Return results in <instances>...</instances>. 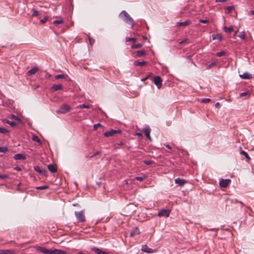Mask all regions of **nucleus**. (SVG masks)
Returning a JSON list of instances; mask_svg holds the SVG:
<instances>
[{"mask_svg": "<svg viewBox=\"0 0 254 254\" xmlns=\"http://www.w3.org/2000/svg\"><path fill=\"white\" fill-rule=\"evenodd\" d=\"M240 154L241 155H244L246 159H247L248 160L250 159V157L249 156L248 154L246 152H245V151L242 150L240 152Z\"/></svg>", "mask_w": 254, "mask_h": 254, "instance_id": "2f4dec72", "label": "nucleus"}, {"mask_svg": "<svg viewBox=\"0 0 254 254\" xmlns=\"http://www.w3.org/2000/svg\"><path fill=\"white\" fill-rule=\"evenodd\" d=\"M8 151V149L6 147H0V152L6 153Z\"/></svg>", "mask_w": 254, "mask_h": 254, "instance_id": "f704fd0d", "label": "nucleus"}, {"mask_svg": "<svg viewBox=\"0 0 254 254\" xmlns=\"http://www.w3.org/2000/svg\"><path fill=\"white\" fill-rule=\"evenodd\" d=\"M188 41V39H184V40H182V41H181V42H179V44H183V43H186Z\"/></svg>", "mask_w": 254, "mask_h": 254, "instance_id": "6e6d98bb", "label": "nucleus"}, {"mask_svg": "<svg viewBox=\"0 0 254 254\" xmlns=\"http://www.w3.org/2000/svg\"><path fill=\"white\" fill-rule=\"evenodd\" d=\"M140 233L138 227H135V229L130 232V236L133 237L135 235H138Z\"/></svg>", "mask_w": 254, "mask_h": 254, "instance_id": "412c9836", "label": "nucleus"}, {"mask_svg": "<svg viewBox=\"0 0 254 254\" xmlns=\"http://www.w3.org/2000/svg\"><path fill=\"white\" fill-rule=\"evenodd\" d=\"M14 250H1V254H15Z\"/></svg>", "mask_w": 254, "mask_h": 254, "instance_id": "dca6fc26", "label": "nucleus"}, {"mask_svg": "<svg viewBox=\"0 0 254 254\" xmlns=\"http://www.w3.org/2000/svg\"><path fill=\"white\" fill-rule=\"evenodd\" d=\"M77 108H80V109H83V108H89V106L87 105H86V104H81V105H79Z\"/></svg>", "mask_w": 254, "mask_h": 254, "instance_id": "c9c22d12", "label": "nucleus"}, {"mask_svg": "<svg viewBox=\"0 0 254 254\" xmlns=\"http://www.w3.org/2000/svg\"><path fill=\"white\" fill-rule=\"evenodd\" d=\"M32 139H33V141H34L35 142L39 143L40 144L41 143V142L39 138L37 135H33V137H32Z\"/></svg>", "mask_w": 254, "mask_h": 254, "instance_id": "c756f323", "label": "nucleus"}, {"mask_svg": "<svg viewBox=\"0 0 254 254\" xmlns=\"http://www.w3.org/2000/svg\"><path fill=\"white\" fill-rule=\"evenodd\" d=\"M146 177H147L146 175H143L141 176L135 177V179L136 180H138L139 181H142L144 179H145L146 178Z\"/></svg>", "mask_w": 254, "mask_h": 254, "instance_id": "cd10ccee", "label": "nucleus"}, {"mask_svg": "<svg viewBox=\"0 0 254 254\" xmlns=\"http://www.w3.org/2000/svg\"><path fill=\"white\" fill-rule=\"evenodd\" d=\"M190 23V20H186L184 22H178L176 23L177 26H186L188 25Z\"/></svg>", "mask_w": 254, "mask_h": 254, "instance_id": "f3484780", "label": "nucleus"}, {"mask_svg": "<svg viewBox=\"0 0 254 254\" xmlns=\"http://www.w3.org/2000/svg\"><path fill=\"white\" fill-rule=\"evenodd\" d=\"M99 153V152H97L95 154H94L92 156H91V157H93V156H95L96 155H98Z\"/></svg>", "mask_w": 254, "mask_h": 254, "instance_id": "0e129e2a", "label": "nucleus"}, {"mask_svg": "<svg viewBox=\"0 0 254 254\" xmlns=\"http://www.w3.org/2000/svg\"><path fill=\"white\" fill-rule=\"evenodd\" d=\"M48 188V186L46 185H44L40 187H36V189L37 190H45Z\"/></svg>", "mask_w": 254, "mask_h": 254, "instance_id": "ea45409f", "label": "nucleus"}, {"mask_svg": "<svg viewBox=\"0 0 254 254\" xmlns=\"http://www.w3.org/2000/svg\"><path fill=\"white\" fill-rule=\"evenodd\" d=\"M67 76V75L61 74H58V75H56L55 77L56 79H61V78H65Z\"/></svg>", "mask_w": 254, "mask_h": 254, "instance_id": "bb28decb", "label": "nucleus"}, {"mask_svg": "<svg viewBox=\"0 0 254 254\" xmlns=\"http://www.w3.org/2000/svg\"><path fill=\"white\" fill-rule=\"evenodd\" d=\"M52 254H67V253L61 250L54 249L52 250Z\"/></svg>", "mask_w": 254, "mask_h": 254, "instance_id": "4be33fe9", "label": "nucleus"}, {"mask_svg": "<svg viewBox=\"0 0 254 254\" xmlns=\"http://www.w3.org/2000/svg\"><path fill=\"white\" fill-rule=\"evenodd\" d=\"M249 94V92H243L240 94V97H244V96H245L248 95Z\"/></svg>", "mask_w": 254, "mask_h": 254, "instance_id": "3c124183", "label": "nucleus"}, {"mask_svg": "<svg viewBox=\"0 0 254 254\" xmlns=\"http://www.w3.org/2000/svg\"><path fill=\"white\" fill-rule=\"evenodd\" d=\"M234 9V6H227L226 9V12L227 13H230L232 10Z\"/></svg>", "mask_w": 254, "mask_h": 254, "instance_id": "c85d7f7f", "label": "nucleus"}, {"mask_svg": "<svg viewBox=\"0 0 254 254\" xmlns=\"http://www.w3.org/2000/svg\"><path fill=\"white\" fill-rule=\"evenodd\" d=\"M135 41H136V39L134 38L127 37L126 39V42H131H131H134Z\"/></svg>", "mask_w": 254, "mask_h": 254, "instance_id": "58836bf2", "label": "nucleus"}, {"mask_svg": "<svg viewBox=\"0 0 254 254\" xmlns=\"http://www.w3.org/2000/svg\"><path fill=\"white\" fill-rule=\"evenodd\" d=\"M142 38H143V39L144 40H146L147 39V37L146 36H143Z\"/></svg>", "mask_w": 254, "mask_h": 254, "instance_id": "69168bd1", "label": "nucleus"}, {"mask_svg": "<svg viewBox=\"0 0 254 254\" xmlns=\"http://www.w3.org/2000/svg\"><path fill=\"white\" fill-rule=\"evenodd\" d=\"M250 14L251 15H254V10L251 11Z\"/></svg>", "mask_w": 254, "mask_h": 254, "instance_id": "e2e57ef3", "label": "nucleus"}, {"mask_svg": "<svg viewBox=\"0 0 254 254\" xmlns=\"http://www.w3.org/2000/svg\"><path fill=\"white\" fill-rule=\"evenodd\" d=\"M121 132V130L120 129H111V130H109L106 131L104 133V135L106 137H110L114 135L117 133H120Z\"/></svg>", "mask_w": 254, "mask_h": 254, "instance_id": "39448f33", "label": "nucleus"}, {"mask_svg": "<svg viewBox=\"0 0 254 254\" xmlns=\"http://www.w3.org/2000/svg\"><path fill=\"white\" fill-rule=\"evenodd\" d=\"M227 0H215V2H226Z\"/></svg>", "mask_w": 254, "mask_h": 254, "instance_id": "13d9d810", "label": "nucleus"}, {"mask_svg": "<svg viewBox=\"0 0 254 254\" xmlns=\"http://www.w3.org/2000/svg\"><path fill=\"white\" fill-rule=\"evenodd\" d=\"M225 54V52L224 51H221L220 52H218L216 54V56L218 57H220L224 56Z\"/></svg>", "mask_w": 254, "mask_h": 254, "instance_id": "a19ab883", "label": "nucleus"}, {"mask_svg": "<svg viewBox=\"0 0 254 254\" xmlns=\"http://www.w3.org/2000/svg\"><path fill=\"white\" fill-rule=\"evenodd\" d=\"M51 89L54 91H58V90H61L63 89V86H62L61 84H54V85H53L51 87Z\"/></svg>", "mask_w": 254, "mask_h": 254, "instance_id": "2eb2a0df", "label": "nucleus"}, {"mask_svg": "<svg viewBox=\"0 0 254 254\" xmlns=\"http://www.w3.org/2000/svg\"><path fill=\"white\" fill-rule=\"evenodd\" d=\"M135 56L134 57H142L143 56V55H144L145 54V51H144V50H142V51H136L135 52Z\"/></svg>", "mask_w": 254, "mask_h": 254, "instance_id": "b1692460", "label": "nucleus"}, {"mask_svg": "<svg viewBox=\"0 0 254 254\" xmlns=\"http://www.w3.org/2000/svg\"><path fill=\"white\" fill-rule=\"evenodd\" d=\"M63 22V20L62 19H61V20H55L53 22V23L57 25L59 24L62 23Z\"/></svg>", "mask_w": 254, "mask_h": 254, "instance_id": "79ce46f5", "label": "nucleus"}, {"mask_svg": "<svg viewBox=\"0 0 254 254\" xmlns=\"http://www.w3.org/2000/svg\"><path fill=\"white\" fill-rule=\"evenodd\" d=\"M38 71V68L37 67H34L27 72V75L28 76L33 75L35 74Z\"/></svg>", "mask_w": 254, "mask_h": 254, "instance_id": "ddd939ff", "label": "nucleus"}, {"mask_svg": "<svg viewBox=\"0 0 254 254\" xmlns=\"http://www.w3.org/2000/svg\"><path fill=\"white\" fill-rule=\"evenodd\" d=\"M239 76L242 79H250L254 76L252 74H250L248 72H245L243 74H240Z\"/></svg>", "mask_w": 254, "mask_h": 254, "instance_id": "9d476101", "label": "nucleus"}, {"mask_svg": "<svg viewBox=\"0 0 254 254\" xmlns=\"http://www.w3.org/2000/svg\"><path fill=\"white\" fill-rule=\"evenodd\" d=\"M199 22L203 23H207L209 21L207 19H200Z\"/></svg>", "mask_w": 254, "mask_h": 254, "instance_id": "603ef678", "label": "nucleus"}, {"mask_svg": "<svg viewBox=\"0 0 254 254\" xmlns=\"http://www.w3.org/2000/svg\"><path fill=\"white\" fill-rule=\"evenodd\" d=\"M238 36L242 39L244 40L246 37L245 33L244 31L242 32L239 35H238Z\"/></svg>", "mask_w": 254, "mask_h": 254, "instance_id": "e433bc0d", "label": "nucleus"}, {"mask_svg": "<svg viewBox=\"0 0 254 254\" xmlns=\"http://www.w3.org/2000/svg\"><path fill=\"white\" fill-rule=\"evenodd\" d=\"M119 16L126 23L130 24L132 27L134 25V21L133 19L130 17L128 13L125 11L123 10L119 14Z\"/></svg>", "mask_w": 254, "mask_h": 254, "instance_id": "f257e3e1", "label": "nucleus"}, {"mask_svg": "<svg viewBox=\"0 0 254 254\" xmlns=\"http://www.w3.org/2000/svg\"><path fill=\"white\" fill-rule=\"evenodd\" d=\"M170 210L169 209H163L161 210L158 214L159 217H167L169 216Z\"/></svg>", "mask_w": 254, "mask_h": 254, "instance_id": "0eeeda50", "label": "nucleus"}, {"mask_svg": "<svg viewBox=\"0 0 254 254\" xmlns=\"http://www.w3.org/2000/svg\"><path fill=\"white\" fill-rule=\"evenodd\" d=\"M136 135H137L139 138H142V134L141 132H136Z\"/></svg>", "mask_w": 254, "mask_h": 254, "instance_id": "5fc2aeb1", "label": "nucleus"}, {"mask_svg": "<svg viewBox=\"0 0 254 254\" xmlns=\"http://www.w3.org/2000/svg\"><path fill=\"white\" fill-rule=\"evenodd\" d=\"M239 203H240L242 204H243V203L242 201H239Z\"/></svg>", "mask_w": 254, "mask_h": 254, "instance_id": "774afa93", "label": "nucleus"}, {"mask_svg": "<svg viewBox=\"0 0 254 254\" xmlns=\"http://www.w3.org/2000/svg\"><path fill=\"white\" fill-rule=\"evenodd\" d=\"M212 39L213 40H215V39H217L218 41H220L222 40V36L220 35H212Z\"/></svg>", "mask_w": 254, "mask_h": 254, "instance_id": "a878e982", "label": "nucleus"}, {"mask_svg": "<svg viewBox=\"0 0 254 254\" xmlns=\"http://www.w3.org/2000/svg\"><path fill=\"white\" fill-rule=\"evenodd\" d=\"M100 126H101V125L100 123L95 124L93 126L94 129H95V130L97 129V128Z\"/></svg>", "mask_w": 254, "mask_h": 254, "instance_id": "8fccbe9b", "label": "nucleus"}, {"mask_svg": "<svg viewBox=\"0 0 254 254\" xmlns=\"http://www.w3.org/2000/svg\"><path fill=\"white\" fill-rule=\"evenodd\" d=\"M230 182L231 180L230 179H221L220 180L219 185L221 187L226 188Z\"/></svg>", "mask_w": 254, "mask_h": 254, "instance_id": "6e6552de", "label": "nucleus"}, {"mask_svg": "<svg viewBox=\"0 0 254 254\" xmlns=\"http://www.w3.org/2000/svg\"><path fill=\"white\" fill-rule=\"evenodd\" d=\"M144 131L146 137L150 141H152V139L150 135V128L149 126H145L144 128Z\"/></svg>", "mask_w": 254, "mask_h": 254, "instance_id": "1a4fd4ad", "label": "nucleus"}, {"mask_svg": "<svg viewBox=\"0 0 254 254\" xmlns=\"http://www.w3.org/2000/svg\"><path fill=\"white\" fill-rule=\"evenodd\" d=\"M91 250L97 254H109V253L102 251L101 249L96 247L92 248Z\"/></svg>", "mask_w": 254, "mask_h": 254, "instance_id": "f8f14e48", "label": "nucleus"}, {"mask_svg": "<svg viewBox=\"0 0 254 254\" xmlns=\"http://www.w3.org/2000/svg\"><path fill=\"white\" fill-rule=\"evenodd\" d=\"M220 106V103L219 102H217L216 104H215V107L216 108H219Z\"/></svg>", "mask_w": 254, "mask_h": 254, "instance_id": "052dcab7", "label": "nucleus"}, {"mask_svg": "<svg viewBox=\"0 0 254 254\" xmlns=\"http://www.w3.org/2000/svg\"><path fill=\"white\" fill-rule=\"evenodd\" d=\"M33 13L32 14V17H36L39 15V11L35 9H32Z\"/></svg>", "mask_w": 254, "mask_h": 254, "instance_id": "72a5a7b5", "label": "nucleus"}, {"mask_svg": "<svg viewBox=\"0 0 254 254\" xmlns=\"http://www.w3.org/2000/svg\"><path fill=\"white\" fill-rule=\"evenodd\" d=\"M35 248L36 250L40 251L44 254H52V250L47 249L45 247L38 246H35Z\"/></svg>", "mask_w": 254, "mask_h": 254, "instance_id": "20e7f679", "label": "nucleus"}, {"mask_svg": "<svg viewBox=\"0 0 254 254\" xmlns=\"http://www.w3.org/2000/svg\"><path fill=\"white\" fill-rule=\"evenodd\" d=\"M48 168L52 173H55L57 171V167L54 164H49L48 166Z\"/></svg>", "mask_w": 254, "mask_h": 254, "instance_id": "6ab92c4d", "label": "nucleus"}, {"mask_svg": "<svg viewBox=\"0 0 254 254\" xmlns=\"http://www.w3.org/2000/svg\"><path fill=\"white\" fill-rule=\"evenodd\" d=\"M7 178H8V176L7 175H5V174L0 175V179H7Z\"/></svg>", "mask_w": 254, "mask_h": 254, "instance_id": "c03bdc74", "label": "nucleus"}, {"mask_svg": "<svg viewBox=\"0 0 254 254\" xmlns=\"http://www.w3.org/2000/svg\"><path fill=\"white\" fill-rule=\"evenodd\" d=\"M210 99L209 98H204L202 100L201 102L204 103H207L210 102Z\"/></svg>", "mask_w": 254, "mask_h": 254, "instance_id": "a18cd8bd", "label": "nucleus"}, {"mask_svg": "<svg viewBox=\"0 0 254 254\" xmlns=\"http://www.w3.org/2000/svg\"><path fill=\"white\" fill-rule=\"evenodd\" d=\"M165 146L169 149L171 150L172 149L171 146L169 144H165Z\"/></svg>", "mask_w": 254, "mask_h": 254, "instance_id": "680f3d73", "label": "nucleus"}, {"mask_svg": "<svg viewBox=\"0 0 254 254\" xmlns=\"http://www.w3.org/2000/svg\"><path fill=\"white\" fill-rule=\"evenodd\" d=\"M4 122L9 125L11 127H15L16 125V124L12 121H10L8 120H4Z\"/></svg>", "mask_w": 254, "mask_h": 254, "instance_id": "393cba45", "label": "nucleus"}, {"mask_svg": "<svg viewBox=\"0 0 254 254\" xmlns=\"http://www.w3.org/2000/svg\"><path fill=\"white\" fill-rule=\"evenodd\" d=\"M147 78H148V77H145V78H144L142 79V81H144V80H146V79H147Z\"/></svg>", "mask_w": 254, "mask_h": 254, "instance_id": "338daca9", "label": "nucleus"}, {"mask_svg": "<svg viewBox=\"0 0 254 254\" xmlns=\"http://www.w3.org/2000/svg\"><path fill=\"white\" fill-rule=\"evenodd\" d=\"M216 62H214L211 63L210 64H209L207 66V69H209L211 68L212 66H214L216 64Z\"/></svg>", "mask_w": 254, "mask_h": 254, "instance_id": "37998d69", "label": "nucleus"}, {"mask_svg": "<svg viewBox=\"0 0 254 254\" xmlns=\"http://www.w3.org/2000/svg\"><path fill=\"white\" fill-rule=\"evenodd\" d=\"M10 116H11V118L13 119H14V120H17V121L20 120L18 117H17L16 116H15L14 115H13V114L11 115Z\"/></svg>", "mask_w": 254, "mask_h": 254, "instance_id": "de8ad7c7", "label": "nucleus"}, {"mask_svg": "<svg viewBox=\"0 0 254 254\" xmlns=\"http://www.w3.org/2000/svg\"><path fill=\"white\" fill-rule=\"evenodd\" d=\"M70 107L66 104H62L58 110H57L58 114H65L70 110Z\"/></svg>", "mask_w": 254, "mask_h": 254, "instance_id": "f03ea898", "label": "nucleus"}, {"mask_svg": "<svg viewBox=\"0 0 254 254\" xmlns=\"http://www.w3.org/2000/svg\"><path fill=\"white\" fill-rule=\"evenodd\" d=\"M47 20V18H43L41 20H40V22L42 23H44L46 22V21Z\"/></svg>", "mask_w": 254, "mask_h": 254, "instance_id": "4d7b16f0", "label": "nucleus"}, {"mask_svg": "<svg viewBox=\"0 0 254 254\" xmlns=\"http://www.w3.org/2000/svg\"><path fill=\"white\" fill-rule=\"evenodd\" d=\"M141 250L144 252H146L149 254L153 253V250L148 248V247L146 245H143L142 246Z\"/></svg>", "mask_w": 254, "mask_h": 254, "instance_id": "4468645a", "label": "nucleus"}, {"mask_svg": "<svg viewBox=\"0 0 254 254\" xmlns=\"http://www.w3.org/2000/svg\"><path fill=\"white\" fill-rule=\"evenodd\" d=\"M143 162L146 165H150V164H152L153 161L151 160H144Z\"/></svg>", "mask_w": 254, "mask_h": 254, "instance_id": "49530a36", "label": "nucleus"}, {"mask_svg": "<svg viewBox=\"0 0 254 254\" xmlns=\"http://www.w3.org/2000/svg\"><path fill=\"white\" fill-rule=\"evenodd\" d=\"M154 83L157 86L158 89H160L162 86V80L161 78L159 76H156L153 79Z\"/></svg>", "mask_w": 254, "mask_h": 254, "instance_id": "423d86ee", "label": "nucleus"}, {"mask_svg": "<svg viewBox=\"0 0 254 254\" xmlns=\"http://www.w3.org/2000/svg\"><path fill=\"white\" fill-rule=\"evenodd\" d=\"M142 44H140V43L137 44H133L131 46V48L132 49H138V48L142 47Z\"/></svg>", "mask_w": 254, "mask_h": 254, "instance_id": "473e14b6", "label": "nucleus"}, {"mask_svg": "<svg viewBox=\"0 0 254 254\" xmlns=\"http://www.w3.org/2000/svg\"><path fill=\"white\" fill-rule=\"evenodd\" d=\"M14 169L18 171H20L21 170V169L18 166H16V167H14Z\"/></svg>", "mask_w": 254, "mask_h": 254, "instance_id": "bf43d9fd", "label": "nucleus"}, {"mask_svg": "<svg viewBox=\"0 0 254 254\" xmlns=\"http://www.w3.org/2000/svg\"><path fill=\"white\" fill-rule=\"evenodd\" d=\"M14 158L15 160H24L25 159L26 157L24 155L18 153L14 156Z\"/></svg>", "mask_w": 254, "mask_h": 254, "instance_id": "a211bd4d", "label": "nucleus"}, {"mask_svg": "<svg viewBox=\"0 0 254 254\" xmlns=\"http://www.w3.org/2000/svg\"><path fill=\"white\" fill-rule=\"evenodd\" d=\"M228 200H230L231 203H236L238 201V200L236 199H228Z\"/></svg>", "mask_w": 254, "mask_h": 254, "instance_id": "864d4df0", "label": "nucleus"}, {"mask_svg": "<svg viewBox=\"0 0 254 254\" xmlns=\"http://www.w3.org/2000/svg\"><path fill=\"white\" fill-rule=\"evenodd\" d=\"M175 182L180 186H183L186 183V181L185 180L179 178H176L175 180Z\"/></svg>", "mask_w": 254, "mask_h": 254, "instance_id": "9b49d317", "label": "nucleus"}, {"mask_svg": "<svg viewBox=\"0 0 254 254\" xmlns=\"http://www.w3.org/2000/svg\"><path fill=\"white\" fill-rule=\"evenodd\" d=\"M34 170L41 175H43L44 176L46 175V171L44 170L41 169L39 166H35L34 167Z\"/></svg>", "mask_w": 254, "mask_h": 254, "instance_id": "aec40b11", "label": "nucleus"}, {"mask_svg": "<svg viewBox=\"0 0 254 254\" xmlns=\"http://www.w3.org/2000/svg\"><path fill=\"white\" fill-rule=\"evenodd\" d=\"M224 30L225 32H226L227 33H230L233 30V28L232 27H224Z\"/></svg>", "mask_w": 254, "mask_h": 254, "instance_id": "7c9ffc66", "label": "nucleus"}, {"mask_svg": "<svg viewBox=\"0 0 254 254\" xmlns=\"http://www.w3.org/2000/svg\"><path fill=\"white\" fill-rule=\"evenodd\" d=\"M147 62L145 61H142V62H138V61H134L133 63L134 65L137 66H143L145 64H146Z\"/></svg>", "mask_w": 254, "mask_h": 254, "instance_id": "5701e85b", "label": "nucleus"}, {"mask_svg": "<svg viewBox=\"0 0 254 254\" xmlns=\"http://www.w3.org/2000/svg\"><path fill=\"white\" fill-rule=\"evenodd\" d=\"M75 215L77 218V219L81 222H84L85 221V218L84 212L83 211H75Z\"/></svg>", "mask_w": 254, "mask_h": 254, "instance_id": "7ed1b4c3", "label": "nucleus"}, {"mask_svg": "<svg viewBox=\"0 0 254 254\" xmlns=\"http://www.w3.org/2000/svg\"><path fill=\"white\" fill-rule=\"evenodd\" d=\"M8 132V130L6 129V128L3 127H0V133L5 134L7 133Z\"/></svg>", "mask_w": 254, "mask_h": 254, "instance_id": "4c0bfd02", "label": "nucleus"}, {"mask_svg": "<svg viewBox=\"0 0 254 254\" xmlns=\"http://www.w3.org/2000/svg\"><path fill=\"white\" fill-rule=\"evenodd\" d=\"M89 43L91 45H92L95 42L94 39L91 37H89Z\"/></svg>", "mask_w": 254, "mask_h": 254, "instance_id": "09e8293b", "label": "nucleus"}]
</instances>
